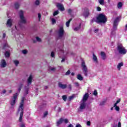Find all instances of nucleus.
I'll return each mask as SVG.
<instances>
[{
    "label": "nucleus",
    "mask_w": 127,
    "mask_h": 127,
    "mask_svg": "<svg viewBox=\"0 0 127 127\" xmlns=\"http://www.w3.org/2000/svg\"><path fill=\"white\" fill-rule=\"evenodd\" d=\"M25 94L27 95L28 94V89H27L25 90Z\"/></svg>",
    "instance_id": "5fc2aeb1"
},
{
    "label": "nucleus",
    "mask_w": 127,
    "mask_h": 127,
    "mask_svg": "<svg viewBox=\"0 0 127 127\" xmlns=\"http://www.w3.org/2000/svg\"><path fill=\"white\" fill-rule=\"evenodd\" d=\"M32 80H33V75H32V74H30L29 76L27 81L28 86H29V85H31V83H32Z\"/></svg>",
    "instance_id": "1a4fd4ad"
},
{
    "label": "nucleus",
    "mask_w": 127,
    "mask_h": 127,
    "mask_svg": "<svg viewBox=\"0 0 127 127\" xmlns=\"http://www.w3.org/2000/svg\"><path fill=\"white\" fill-rule=\"evenodd\" d=\"M63 123H64V124H68V123H69V121L67 119H63Z\"/></svg>",
    "instance_id": "72a5a7b5"
},
{
    "label": "nucleus",
    "mask_w": 127,
    "mask_h": 127,
    "mask_svg": "<svg viewBox=\"0 0 127 127\" xmlns=\"http://www.w3.org/2000/svg\"><path fill=\"white\" fill-rule=\"evenodd\" d=\"M74 98V96H70L69 97V101H71V100H73V99Z\"/></svg>",
    "instance_id": "6e6d98bb"
},
{
    "label": "nucleus",
    "mask_w": 127,
    "mask_h": 127,
    "mask_svg": "<svg viewBox=\"0 0 127 127\" xmlns=\"http://www.w3.org/2000/svg\"><path fill=\"white\" fill-rule=\"evenodd\" d=\"M94 32H95V33H98V32H99V29H95Z\"/></svg>",
    "instance_id": "603ef678"
},
{
    "label": "nucleus",
    "mask_w": 127,
    "mask_h": 127,
    "mask_svg": "<svg viewBox=\"0 0 127 127\" xmlns=\"http://www.w3.org/2000/svg\"><path fill=\"white\" fill-rule=\"evenodd\" d=\"M63 100H64V102H66V100H67V96L66 95L63 96Z\"/></svg>",
    "instance_id": "e433bc0d"
},
{
    "label": "nucleus",
    "mask_w": 127,
    "mask_h": 127,
    "mask_svg": "<svg viewBox=\"0 0 127 127\" xmlns=\"http://www.w3.org/2000/svg\"><path fill=\"white\" fill-rule=\"evenodd\" d=\"M36 40H37V41H38V42H41V39L40 38H39V37H36Z\"/></svg>",
    "instance_id": "c9c22d12"
},
{
    "label": "nucleus",
    "mask_w": 127,
    "mask_h": 127,
    "mask_svg": "<svg viewBox=\"0 0 127 127\" xmlns=\"http://www.w3.org/2000/svg\"><path fill=\"white\" fill-rule=\"evenodd\" d=\"M121 21V18L120 17H117L115 19L114 22V28H117V26H118V23Z\"/></svg>",
    "instance_id": "9d476101"
},
{
    "label": "nucleus",
    "mask_w": 127,
    "mask_h": 127,
    "mask_svg": "<svg viewBox=\"0 0 127 127\" xmlns=\"http://www.w3.org/2000/svg\"><path fill=\"white\" fill-rule=\"evenodd\" d=\"M24 98H22V100L20 104V106L18 110V113H20V116L19 119V122H21L22 121V117H23V100Z\"/></svg>",
    "instance_id": "f257e3e1"
},
{
    "label": "nucleus",
    "mask_w": 127,
    "mask_h": 127,
    "mask_svg": "<svg viewBox=\"0 0 127 127\" xmlns=\"http://www.w3.org/2000/svg\"><path fill=\"white\" fill-rule=\"evenodd\" d=\"M72 21V19H69L66 23H65V25L66 27H69L70 25V22Z\"/></svg>",
    "instance_id": "5701e85b"
},
{
    "label": "nucleus",
    "mask_w": 127,
    "mask_h": 127,
    "mask_svg": "<svg viewBox=\"0 0 127 127\" xmlns=\"http://www.w3.org/2000/svg\"><path fill=\"white\" fill-rule=\"evenodd\" d=\"M68 13H72V12H73V10H72L71 9H69L68 10Z\"/></svg>",
    "instance_id": "8fccbe9b"
},
{
    "label": "nucleus",
    "mask_w": 127,
    "mask_h": 127,
    "mask_svg": "<svg viewBox=\"0 0 127 127\" xmlns=\"http://www.w3.org/2000/svg\"><path fill=\"white\" fill-rule=\"evenodd\" d=\"M56 70V68L52 66H49L48 71L50 72H54Z\"/></svg>",
    "instance_id": "a211bd4d"
},
{
    "label": "nucleus",
    "mask_w": 127,
    "mask_h": 127,
    "mask_svg": "<svg viewBox=\"0 0 127 127\" xmlns=\"http://www.w3.org/2000/svg\"><path fill=\"white\" fill-rule=\"evenodd\" d=\"M64 28H63V26L60 27L59 30L57 32V33L60 39H62V37H63V36L64 35Z\"/></svg>",
    "instance_id": "20e7f679"
},
{
    "label": "nucleus",
    "mask_w": 127,
    "mask_h": 127,
    "mask_svg": "<svg viewBox=\"0 0 127 127\" xmlns=\"http://www.w3.org/2000/svg\"><path fill=\"white\" fill-rule=\"evenodd\" d=\"M51 57H52V58H55V53L52 52L51 53Z\"/></svg>",
    "instance_id": "7c9ffc66"
},
{
    "label": "nucleus",
    "mask_w": 127,
    "mask_h": 127,
    "mask_svg": "<svg viewBox=\"0 0 127 127\" xmlns=\"http://www.w3.org/2000/svg\"><path fill=\"white\" fill-rule=\"evenodd\" d=\"M77 79L79 81H83V76L81 74L77 75Z\"/></svg>",
    "instance_id": "bb28decb"
},
{
    "label": "nucleus",
    "mask_w": 127,
    "mask_h": 127,
    "mask_svg": "<svg viewBox=\"0 0 127 127\" xmlns=\"http://www.w3.org/2000/svg\"><path fill=\"white\" fill-rule=\"evenodd\" d=\"M15 7L16 8H18V7H19V4L18 3H16L15 4Z\"/></svg>",
    "instance_id": "ea45409f"
},
{
    "label": "nucleus",
    "mask_w": 127,
    "mask_h": 127,
    "mask_svg": "<svg viewBox=\"0 0 127 127\" xmlns=\"http://www.w3.org/2000/svg\"><path fill=\"white\" fill-rule=\"evenodd\" d=\"M5 57H6V58H8V57H9V56H10V52L9 51H6L5 54Z\"/></svg>",
    "instance_id": "412c9836"
},
{
    "label": "nucleus",
    "mask_w": 127,
    "mask_h": 127,
    "mask_svg": "<svg viewBox=\"0 0 127 127\" xmlns=\"http://www.w3.org/2000/svg\"><path fill=\"white\" fill-rule=\"evenodd\" d=\"M101 56L103 60H106V53H105V52H101Z\"/></svg>",
    "instance_id": "2eb2a0df"
},
{
    "label": "nucleus",
    "mask_w": 127,
    "mask_h": 127,
    "mask_svg": "<svg viewBox=\"0 0 127 127\" xmlns=\"http://www.w3.org/2000/svg\"><path fill=\"white\" fill-rule=\"evenodd\" d=\"M96 10L97 11H101L102 10V8L100 6L96 7Z\"/></svg>",
    "instance_id": "4c0bfd02"
},
{
    "label": "nucleus",
    "mask_w": 127,
    "mask_h": 127,
    "mask_svg": "<svg viewBox=\"0 0 127 127\" xmlns=\"http://www.w3.org/2000/svg\"><path fill=\"white\" fill-rule=\"evenodd\" d=\"M87 125L88 126V127H90V126H91V122L90 121H88L87 122Z\"/></svg>",
    "instance_id": "3c124183"
},
{
    "label": "nucleus",
    "mask_w": 127,
    "mask_h": 127,
    "mask_svg": "<svg viewBox=\"0 0 127 127\" xmlns=\"http://www.w3.org/2000/svg\"><path fill=\"white\" fill-rule=\"evenodd\" d=\"M123 5H124V4H123V2H118V3L117 4V7L119 9H121V8H122Z\"/></svg>",
    "instance_id": "6ab92c4d"
},
{
    "label": "nucleus",
    "mask_w": 127,
    "mask_h": 127,
    "mask_svg": "<svg viewBox=\"0 0 127 127\" xmlns=\"http://www.w3.org/2000/svg\"><path fill=\"white\" fill-rule=\"evenodd\" d=\"M97 22L106 23V22H107V16H106V15L103 13L99 14L97 17Z\"/></svg>",
    "instance_id": "f03ea898"
},
{
    "label": "nucleus",
    "mask_w": 127,
    "mask_h": 127,
    "mask_svg": "<svg viewBox=\"0 0 127 127\" xmlns=\"http://www.w3.org/2000/svg\"><path fill=\"white\" fill-rule=\"evenodd\" d=\"M59 13V11L58 10L55 11L53 13V15L54 16H55V15H57V14H58Z\"/></svg>",
    "instance_id": "f704fd0d"
},
{
    "label": "nucleus",
    "mask_w": 127,
    "mask_h": 127,
    "mask_svg": "<svg viewBox=\"0 0 127 127\" xmlns=\"http://www.w3.org/2000/svg\"><path fill=\"white\" fill-rule=\"evenodd\" d=\"M0 66L1 68H4V67H6V62H5V60H2L1 61Z\"/></svg>",
    "instance_id": "f8f14e48"
},
{
    "label": "nucleus",
    "mask_w": 127,
    "mask_h": 127,
    "mask_svg": "<svg viewBox=\"0 0 127 127\" xmlns=\"http://www.w3.org/2000/svg\"><path fill=\"white\" fill-rule=\"evenodd\" d=\"M47 115H48V112H45L44 114V117H46V116H47Z\"/></svg>",
    "instance_id": "4d7b16f0"
},
{
    "label": "nucleus",
    "mask_w": 127,
    "mask_h": 127,
    "mask_svg": "<svg viewBox=\"0 0 127 127\" xmlns=\"http://www.w3.org/2000/svg\"><path fill=\"white\" fill-rule=\"evenodd\" d=\"M114 107L115 108V110H116V111H117V112H119L120 111V107L118 106H115V104H114Z\"/></svg>",
    "instance_id": "473e14b6"
},
{
    "label": "nucleus",
    "mask_w": 127,
    "mask_h": 127,
    "mask_svg": "<svg viewBox=\"0 0 127 127\" xmlns=\"http://www.w3.org/2000/svg\"><path fill=\"white\" fill-rule=\"evenodd\" d=\"M118 127H122V124L120 122L118 123Z\"/></svg>",
    "instance_id": "864d4df0"
},
{
    "label": "nucleus",
    "mask_w": 127,
    "mask_h": 127,
    "mask_svg": "<svg viewBox=\"0 0 127 127\" xmlns=\"http://www.w3.org/2000/svg\"><path fill=\"white\" fill-rule=\"evenodd\" d=\"M125 30H127V23L125 26Z\"/></svg>",
    "instance_id": "e2e57ef3"
},
{
    "label": "nucleus",
    "mask_w": 127,
    "mask_h": 127,
    "mask_svg": "<svg viewBox=\"0 0 127 127\" xmlns=\"http://www.w3.org/2000/svg\"><path fill=\"white\" fill-rule=\"evenodd\" d=\"M51 20L52 24H56V20L55 19V18L52 17V18H51Z\"/></svg>",
    "instance_id": "a878e982"
},
{
    "label": "nucleus",
    "mask_w": 127,
    "mask_h": 127,
    "mask_svg": "<svg viewBox=\"0 0 127 127\" xmlns=\"http://www.w3.org/2000/svg\"><path fill=\"white\" fill-rule=\"evenodd\" d=\"M17 97H18V93H16L15 94H13V97H11L10 100V105L11 106H14L15 104V102L17 100Z\"/></svg>",
    "instance_id": "0eeeda50"
},
{
    "label": "nucleus",
    "mask_w": 127,
    "mask_h": 127,
    "mask_svg": "<svg viewBox=\"0 0 127 127\" xmlns=\"http://www.w3.org/2000/svg\"><path fill=\"white\" fill-rule=\"evenodd\" d=\"M12 23H13L12 19H9L7 20L6 24V26L7 27H11V26H12Z\"/></svg>",
    "instance_id": "9b49d317"
},
{
    "label": "nucleus",
    "mask_w": 127,
    "mask_h": 127,
    "mask_svg": "<svg viewBox=\"0 0 127 127\" xmlns=\"http://www.w3.org/2000/svg\"><path fill=\"white\" fill-rule=\"evenodd\" d=\"M20 127H25V124L24 123H21L20 124Z\"/></svg>",
    "instance_id": "c03bdc74"
},
{
    "label": "nucleus",
    "mask_w": 127,
    "mask_h": 127,
    "mask_svg": "<svg viewBox=\"0 0 127 127\" xmlns=\"http://www.w3.org/2000/svg\"><path fill=\"white\" fill-rule=\"evenodd\" d=\"M6 35H5V33H3V35H2L3 38H5Z\"/></svg>",
    "instance_id": "052dcab7"
},
{
    "label": "nucleus",
    "mask_w": 127,
    "mask_h": 127,
    "mask_svg": "<svg viewBox=\"0 0 127 127\" xmlns=\"http://www.w3.org/2000/svg\"><path fill=\"white\" fill-rule=\"evenodd\" d=\"M108 2L110 3V2H111V0H108Z\"/></svg>",
    "instance_id": "338daca9"
},
{
    "label": "nucleus",
    "mask_w": 127,
    "mask_h": 127,
    "mask_svg": "<svg viewBox=\"0 0 127 127\" xmlns=\"http://www.w3.org/2000/svg\"><path fill=\"white\" fill-rule=\"evenodd\" d=\"M121 102V99H119L117 101L116 103L114 104L115 106H116L119 103Z\"/></svg>",
    "instance_id": "79ce46f5"
},
{
    "label": "nucleus",
    "mask_w": 127,
    "mask_h": 127,
    "mask_svg": "<svg viewBox=\"0 0 127 127\" xmlns=\"http://www.w3.org/2000/svg\"><path fill=\"white\" fill-rule=\"evenodd\" d=\"M38 17L39 18V20H40V18H41V14L39 13L38 14Z\"/></svg>",
    "instance_id": "de8ad7c7"
},
{
    "label": "nucleus",
    "mask_w": 127,
    "mask_h": 127,
    "mask_svg": "<svg viewBox=\"0 0 127 127\" xmlns=\"http://www.w3.org/2000/svg\"><path fill=\"white\" fill-rule=\"evenodd\" d=\"M93 61L95 62V63H98V58L96 56V55H93Z\"/></svg>",
    "instance_id": "b1692460"
},
{
    "label": "nucleus",
    "mask_w": 127,
    "mask_h": 127,
    "mask_svg": "<svg viewBox=\"0 0 127 127\" xmlns=\"http://www.w3.org/2000/svg\"><path fill=\"white\" fill-rule=\"evenodd\" d=\"M65 59H66L65 58H63V59H62V60L61 61V62H62V63L64 62V61H65Z\"/></svg>",
    "instance_id": "13d9d810"
},
{
    "label": "nucleus",
    "mask_w": 127,
    "mask_h": 127,
    "mask_svg": "<svg viewBox=\"0 0 127 127\" xmlns=\"http://www.w3.org/2000/svg\"><path fill=\"white\" fill-rule=\"evenodd\" d=\"M8 48H9L8 44H7V43H6L4 46V49H8Z\"/></svg>",
    "instance_id": "2f4dec72"
},
{
    "label": "nucleus",
    "mask_w": 127,
    "mask_h": 127,
    "mask_svg": "<svg viewBox=\"0 0 127 127\" xmlns=\"http://www.w3.org/2000/svg\"><path fill=\"white\" fill-rule=\"evenodd\" d=\"M61 124H63V119L61 118L59 120H58L57 122V126H60Z\"/></svg>",
    "instance_id": "dca6fc26"
},
{
    "label": "nucleus",
    "mask_w": 127,
    "mask_h": 127,
    "mask_svg": "<svg viewBox=\"0 0 127 127\" xmlns=\"http://www.w3.org/2000/svg\"><path fill=\"white\" fill-rule=\"evenodd\" d=\"M118 50L120 54H126L127 53V50L123 47L122 44H119L118 46Z\"/></svg>",
    "instance_id": "39448f33"
},
{
    "label": "nucleus",
    "mask_w": 127,
    "mask_h": 127,
    "mask_svg": "<svg viewBox=\"0 0 127 127\" xmlns=\"http://www.w3.org/2000/svg\"><path fill=\"white\" fill-rule=\"evenodd\" d=\"M75 75V73L74 72L71 73V75L74 76Z\"/></svg>",
    "instance_id": "0e129e2a"
},
{
    "label": "nucleus",
    "mask_w": 127,
    "mask_h": 127,
    "mask_svg": "<svg viewBox=\"0 0 127 127\" xmlns=\"http://www.w3.org/2000/svg\"><path fill=\"white\" fill-rule=\"evenodd\" d=\"M70 73H71V72L70 71V70H68L66 73H65V75L66 76H68V75H69Z\"/></svg>",
    "instance_id": "09e8293b"
},
{
    "label": "nucleus",
    "mask_w": 127,
    "mask_h": 127,
    "mask_svg": "<svg viewBox=\"0 0 127 127\" xmlns=\"http://www.w3.org/2000/svg\"><path fill=\"white\" fill-rule=\"evenodd\" d=\"M98 2L101 4V5H105V4H106V1H105V0H98Z\"/></svg>",
    "instance_id": "aec40b11"
},
{
    "label": "nucleus",
    "mask_w": 127,
    "mask_h": 127,
    "mask_svg": "<svg viewBox=\"0 0 127 127\" xmlns=\"http://www.w3.org/2000/svg\"><path fill=\"white\" fill-rule=\"evenodd\" d=\"M93 95L94 96H97V95H98V92H97V90H95L94 91Z\"/></svg>",
    "instance_id": "49530a36"
},
{
    "label": "nucleus",
    "mask_w": 127,
    "mask_h": 127,
    "mask_svg": "<svg viewBox=\"0 0 127 127\" xmlns=\"http://www.w3.org/2000/svg\"><path fill=\"white\" fill-rule=\"evenodd\" d=\"M23 86V84H20L18 86V89H17V92L18 93H20V91H21V88H22Z\"/></svg>",
    "instance_id": "4be33fe9"
},
{
    "label": "nucleus",
    "mask_w": 127,
    "mask_h": 127,
    "mask_svg": "<svg viewBox=\"0 0 127 127\" xmlns=\"http://www.w3.org/2000/svg\"><path fill=\"white\" fill-rule=\"evenodd\" d=\"M83 15L85 17H88V16L90 15V13L89 12V11L85 12L83 14Z\"/></svg>",
    "instance_id": "393cba45"
},
{
    "label": "nucleus",
    "mask_w": 127,
    "mask_h": 127,
    "mask_svg": "<svg viewBox=\"0 0 127 127\" xmlns=\"http://www.w3.org/2000/svg\"><path fill=\"white\" fill-rule=\"evenodd\" d=\"M5 90H3L2 94H5Z\"/></svg>",
    "instance_id": "69168bd1"
},
{
    "label": "nucleus",
    "mask_w": 127,
    "mask_h": 127,
    "mask_svg": "<svg viewBox=\"0 0 127 127\" xmlns=\"http://www.w3.org/2000/svg\"><path fill=\"white\" fill-rule=\"evenodd\" d=\"M55 111H57V112H61V108L60 107H55Z\"/></svg>",
    "instance_id": "c85d7f7f"
},
{
    "label": "nucleus",
    "mask_w": 127,
    "mask_h": 127,
    "mask_svg": "<svg viewBox=\"0 0 127 127\" xmlns=\"http://www.w3.org/2000/svg\"><path fill=\"white\" fill-rule=\"evenodd\" d=\"M14 29H15V30H12V32H14V30H15V32H17V31H18V30L17 28H16V26H15V27H14Z\"/></svg>",
    "instance_id": "a18cd8bd"
},
{
    "label": "nucleus",
    "mask_w": 127,
    "mask_h": 127,
    "mask_svg": "<svg viewBox=\"0 0 127 127\" xmlns=\"http://www.w3.org/2000/svg\"><path fill=\"white\" fill-rule=\"evenodd\" d=\"M74 85H75V87H76L77 88H78V87H79V86H80V84H79L78 82L74 83Z\"/></svg>",
    "instance_id": "37998d69"
},
{
    "label": "nucleus",
    "mask_w": 127,
    "mask_h": 127,
    "mask_svg": "<svg viewBox=\"0 0 127 127\" xmlns=\"http://www.w3.org/2000/svg\"><path fill=\"white\" fill-rule=\"evenodd\" d=\"M59 87L61 89H66V88H67V85L63 84L62 82H59Z\"/></svg>",
    "instance_id": "4468645a"
},
{
    "label": "nucleus",
    "mask_w": 127,
    "mask_h": 127,
    "mask_svg": "<svg viewBox=\"0 0 127 127\" xmlns=\"http://www.w3.org/2000/svg\"><path fill=\"white\" fill-rule=\"evenodd\" d=\"M69 88H71V85H69Z\"/></svg>",
    "instance_id": "774afa93"
},
{
    "label": "nucleus",
    "mask_w": 127,
    "mask_h": 127,
    "mask_svg": "<svg viewBox=\"0 0 127 127\" xmlns=\"http://www.w3.org/2000/svg\"><path fill=\"white\" fill-rule=\"evenodd\" d=\"M88 98H89V94L85 93L83 96V99L81 101V104L80 106V110H84L86 107V101L88 100Z\"/></svg>",
    "instance_id": "7ed1b4c3"
},
{
    "label": "nucleus",
    "mask_w": 127,
    "mask_h": 127,
    "mask_svg": "<svg viewBox=\"0 0 127 127\" xmlns=\"http://www.w3.org/2000/svg\"><path fill=\"white\" fill-rule=\"evenodd\" d=\"M81 66L82 67V69L83 70V73L85 76H88V67H87V65H86V64L85 62H82L81 64Z\"/></svg>",
    "instance_id": "6e6552de"
},
{
    "label": "nucleus",
    "mask_w": 127,
    "mask_h": 127,
    "mask_svg": "<svg viewBox=\"0 0 127 127\" xmlns=\"http://www.w3.org/2000/svg\"><path fill=\"white\" fill-rule=\"evenodd\" d=\"M13 63L15 64V66H18V64H19V62L17 60L14 61Z\"/></svg>",
    "instance_id": "cd10ccee"
},
{
    "label": "nucleus",
    "mask_w": 127,
    "mask_h": 127,
    "mask_svg": "<svg viewBox=\"0 0 127 127\" xmlns=\"http://www.w3.org/2000/svg\"><path fill=\"white\" fill-rule=\"evenodd\" d=\"M111 34H112V35H113V34H116V32H115V31L112 32Z\"/></svg>",
    "instance_id": "680f3d73"
},
{
    "label": "nucleus",
    "mask_w": 127,
    "mask_h": 127,
    "mask_svg": "<svg viewBox=\"0 0 127 127\" xmlns=\"http://www.w3.org/2000/svg\"><path fill=\"white\" fill-rule=\"evenodd\" d=\"M81 28V24H79V27H77L74 28V30H75V31H77L79 30Z\"/></svg>",
    "instance_id": "c756f323"
},
{
    "label": "nucleus",
    "mask_w": 127,
    "mask_h": 127,
    "mask_svg": "<svg viewBox=\"0 0 127 127\" xmlns=\"http://www.w3.org/2000/svg\"><path fill=\"white\" fill-rule=\"evenodd\" d=\"M123 66H124V64L123 63H120L118 64L117 65L118 70H119L120 71L121 70V68H122V67H123Z\"/></svg>",
    "instance_id": "f3484780"
},
{
    "label": "nucleus",
    "mask_w": 127,
    "mask_h": 127,
    "mask_svg": "<svg viewBox=\"0 0 127 127\" xmlns=\"http://www.w3.org/2000/svg\"><path fill=\"white\" fill-rule=\"evenodd\" d=\"M19 16H20V23H26V19L23 16V11H20L19 12Z\"/></svg>",
    "instance_id": "423d86ee"
},
{
    "label": "nucleus",
    "mask_w": 127,
    "mask_h": 127,
    "mask_svg": "<svg viewBox=\"0 0 127 127\" xmlns=\"http://www.w3.org/2000/svg\"><path fill=\"white\" fill-rule=\"evenodd\" d=\"M40 3V2L39 0H37L35 1V4H36V5H39V4Z\"/></svg>",
    "instance_id": "a19ab883"
},
{
    "label": "nucleus",
    "mask_w": 127,
    "mask_h": 127,
    "mask_svg": "<svg viewBox=\"0 0 127 127\" xmlns=\"http://www.w3.org/2000/svg\"><path fill=\"white\" fill-rule=\"evenodd\" d=\"M57 7L59 9H60L61 11H63V10H64V6L63 5V4L61 3H58L57 4Z\"/></svg>",
    "instance_id": "ddd939ff"
},
{
    "label": "nucleus",
    "mask_w": 127,
    "mask_h": 127,
    "mask_svg": "<svg viewBox=\"0 0 127 127\" xmlns=\"http://www.w3.org/2000/svg\"><path fill=\"white\" fill-rule=\"evenodd\" d=\"M22 53L24 55L27 54V51L26 50H24L22 51Z\"/></svg>",
    "instance_id": "58836bf2"
},
{
    "label": "nucleus",
    "mask_w": 127,
    "mask_h": 127,
    "mask_svg": "<svg viewBox=\"0 0 127 127\" xmlns=\"http://www.w3.org/2000/svg\"><path fill=\"white\" fill-rule=\"evenodd\" d=\"M75 127H82V126L80 124H77Z\"/></svg>",
    "instance_id": "bf43d9fd"
}]
</instances>
